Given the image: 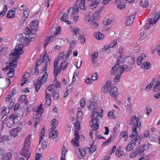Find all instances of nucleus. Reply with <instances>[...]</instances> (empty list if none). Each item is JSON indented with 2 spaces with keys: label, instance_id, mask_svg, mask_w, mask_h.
Listing matches in <instances>:
<instances>
[{
  "label": "nucleus",
  "instance_id": "393cba45",
  "mask_svg": "<svg viewBox=\"0 0 160 160\" xmlns=\"http://www.w3.org/2000/svg\"><path fill=\"white\" fill-rule=\"evenodd\" d=\"M29 38L31 41L35 40L36 37V34L31 33L29 35Z\"/></svg>",
  "mask_w": 160,
  "mask_h": 160
},
{
  "label": "nucleus",
  "instance_id": "13d9d810",
  "mask_svg": "<svg viewBox=\"0 0 160 160\" xmlns=\"http://www.w3.org/2000/svg\"><path fill=\"white\" fill-rule=\"evenodd\" d=\"M111 23V20L109 19H107L103 21L104 24L106 25L110 24Z\"/></svg>",
  "mask_w": 160,
  "mask_h": 160
},
{
  "label": "nucleus",
  "instance_id": "7c9ffc66",
  "mask_svg": "<svg viewBox=\"0 0 160 160\" xmlns=\"http://www.w3.org/2000/svg\"><path fill=\"white\" fill-rule=\"evenodd\" d=\"M52 127L51 129H54L57 126L58 124V121L55 119H54L52 121Z\"/></svg>",
  "mask_w": 160,
  "mask_h": 160
},
{
  "label": "nucleus",
  "instance_id": "0e129e2a",
  "mask_svg": "<svg viewBox=\"0 0 160 160\" xmlns=\"http://www.w3.org/2000/svg\"><path fill=\"white\" fill-rule=\"evenodd\" d=\"M109 89L106 87L103 86V87L102 89V92L103 93L107 92Z\"/></svg>",
  "mask_w": 160,
  "mask_h": 160
},
{
  "label": "nucleus",
  "instance_id": "8fccbe9b",
  "mask_svg": "<svg viewBox=\"0 0 160 160\" xmlns=\"http://www.w3.org/2000/svg\"><path fill=\"white\" fill-rule=\"evenodd\" d=\"M68 151V150L66 149L65 147V146H63V147L62 151V156L63 157H65L66 155L65 153L67 152Z\"/></svg>",
  "mask_w": 160,
  "mask_h": 160
},
{
  "label": "nucleus",
  "instance_id": "0eeeda50",
  "mask_svg": "<svg viewBox=\"0 0 160 160\" xmlns=\"http://www.w3.org/2000/svg\"><path fill=\"white\" fill-rule=\"evenodd\" d=\"M29 149L22 148L21 150V151L20 152V154L26 158L27 160L29 158L31 154L30 152H29Z\"/></svg>",
  "mask_w": 160,
  "mask_h": 160
},
{
  "label": "nucleus",
  "instance_id": "052dcab7",
  "mask_svg": "<svg viewBox=\"0 0 160 160\" xmlns=\"http://www.w3.org/2000/svg\"><path fill=\"white\" fill-rule=\"evenodd\" d=\"M138 154V151H137L136 150L134 152H132V153H131L130 155V156L131 158H134L136 156H137Z\"/></svg>",
  "mask_w": 160,
  "mask_h": 160
},
{
  "label": "nucleus",
  "instance_id": "72a5a7b5",
  "mask_svg": "<svg viewBox=\"0 0 160 160\" xmlns=\"http://www.w3.org/2000/svg\"><path fill=\"white\" fill-rule=\"evenodd\" d=\"M45 133V131L44 130V127L41 132V135L40 137V140H39V143H40L41 141H42V139L44 138V133Z\"/></svg>",
  "mask_w": 160,
  "mask_h": 160
},
{
  "label": "nucleus",
  "instance_id": "f257e3e1",
  "mask_svg": "<svg viewBox=\"0 0 160 160\" xmlns=\"http://www.w3.org/2000/svg\"><path fill=\"white\" fill-rule=\"evenodd\" d=\"M121 61H117L115 65L111 69V74L113 75L116 74H122L124 72L130 71L132 68L131 67L128 66L127 65H121Z\"/></svg>",
  "mask_w": 160,
  "mask_h": 160
},
{
  "label": "nucleus",
  "instance_id": "2eb2a0df",
  "mask_svg": "<svg viewBox=\"0 0 160 160\" xmlns=\"http://www.w3.org/2000/svg\"><path fill=\"white\" fill-rule=\"evenodd\" d=\"M150 63L147 61L145 63H143L140 67L141 68H144L145 69L148 70L150 68Z\"/></svg>",
  "mask_w": 160,
  "mask_h": 160
},
{
  "label": "nucleus",
  "instance_id": "2f4dec72",
  "mask_svg": "<svg viewBox=\"0 0 160 160\" xmlns=\"http://www.w3.org/2000/svg\"><path fill=\"white\" fill-rule=\"evenodd\" d=\"M114 111L112 110L109 112L108 114V116L110 118H116L115 115H113Z\"/></svg>",
  "mask_w": 160,
  "mask_h": 160
},
{
  "label": "nucleus",
  "instance_id": "c03bdc74",
  "mask_svg": "<svg viewBox=\"0 0 160 160\" xmlns=\"http://www.w3.org/2000/svg\"><path fill=\"white\" fill-rule=\"evenodd\" d=\"M125 106L127 108L129 109L130 108L131 106V104L130 102H129V101L126 102L125 103Z\"/></svg>",
  "mask_w": 160,
  "mask_h": 160
},
{
  "label": "nucleus",
  "instance_id": "aec40b11",
  "mask_svg": "<svg viewBox=\"0 0 160 160\" xmlns=\"http://www.w3.org/2000/svg\"><path fill=\"white\" fill-rule=\"evenodd\" d=\"M149 5L148 0H142L140 1V5L143 8H147Z\"/></svg>",
  "mask_w": 160,
  "mask_h": 160
},
{
  "label": "nucleus",
  "instance_id": "a19ab883",
  "mask_svg": "<svg viewBox=\"0 0 160 160\" xmlns=\"http://www.w3.org/2000/svg\"><path fill=\"white\" fill-rule=\"evenodd\" d=\"M54 84L50 85L47 87V89L48 91H50L51 92H53L54 90Z\"/></svg>",
  "mask_w": 160,
  "mask_h": 160
},
{
  "label": "nucleus",
  "instance_id": "4468645a",
  "mask_svg": "<svg viewBox=\"0 0 160 160\" xmlns=\"http://www.w3.org/2000/svg\"><path fill=\"white\" fill-rule=\"evenodd\" d=\"M20 41H21L23 44L26 46L28 45L29 42L31 41L28 38L24 36L21 37V38L20 39Z\"/></svg>",
  "mask_w": 160,
  "mask_h": 160
},
{
  "label": "nucleus",
  "instance_id": "412c9836",
  "mask_svg": "<svg viewBox=\"0 0 160 160\" xmlns=\"http://www.w3.org/2000/svg\"><path fill=\"white\" fill-rule=\"evenodd\" d=\"M12 157L11 153L8 152L6 154L4 155L2 158V160H9Z\"/></svg>",
  "mask_w": 160,
  "mask_h": 160
},
{
  "label": "nucleus",
  "instance_id": "680f3d73",
  "mask_svg": "<svg viewBox=\"0 0 160 160\" xmlns=\"http://www.w3.org/2000/svg\"><path fill=\"white\" fill-rule=\"evenodd\" d=\"M48 142L46 141H43L42 143H41V146L42 147V148H45Z\"/></svg>",
  "mask_w": 160,
  "mask_h": 160
},
{
  "label": "nucleus",
  "instance_id": "c756f323",
  "mask_svg": "<svg viewBox=\"0 0 160 160\" xmlns=\"http://www.w3.org/2000/svg\"><path fill=\"white\" fill-rule=\"evenodd\" d=\"M42 104H41L40 106L39 107V108H38V110H37V114H38L39 115V113H40V116H41L42 115V113L43 111V109L42 107Z\"/></svg>",
  "mask_w": 160,
  "mask_h": 160
},
{
  "label": "nucleus",
  "instance_id": "09e8293b",
  "mask_svg": "<svg viewBox=\"0 0 160 160\" xmlns=\"http://www.w3.org/2000/svg\"><path fill=\"white\" fill-rule=\"evenodd\" d=\"M121 75L117 74L114 78V82H117L119 80Z\"/></svg>",
  "mask_w": 160,
  "mask_h": 160
},
{
  "label": "nucleus",
  "instance_id": "69168bd1",
  "mask_svg": "<svg viewBox=\"0 0 160 160\" xmlns=\"http://www.w3.org/2000/svg\"><path fill=\"white\" fill-rule=\"evenodd\" d=\"M104 86L106 87V88H107L109 89L111 87V82L109 81H107L106 83V85Z\"/></svg>",
  "mask_w": 160,
  "mask_h": 160
},
{
  "label": "nucleus",
  "instance_id": "6e6d98bb",
  "mask_svg": "<svg viewBox=\"0 0 160 160\" xmlns=\"http://www.w3.org/2000/svg\"><path fill=\"white\" fill-rule=\"evenodd\" d=\"M75 124V128L77 129L78 130H79L80 128V123L78 121H77Z\"/></svg>",
  "mask_w": 160,
  "mask_h": 160
},
{
  "label": "nucleus",
  "instance_id": "dca6fc26",
  "mask_svg": "<svg viewBox=\"0 0 160 160\" xmlns=\"http://www.w3.org/2000/svg\"><path fill=\"white\" fill-rule=\"evenodd\" d=\"M15 11L13 9H11L8 11L7 17L8 18H12L15 16Z\"/></svg>",
  "mask_w": 160,
  "mask_h": 160
},
{
  "label": "nucleus",
  "instance_id": "de8ad7c7",
  "mask_svg": "<svg viewBox=\"0 0 160 160\" xmlns=\"http://www.w3.org/2000/svg\"><path fill=\"white\" fill-rule=\"evenodd\" d=\"M100 62H98L97 61H92V66L93 67H96L99 65Z\"/></svg>",
  "mask_w": 160,
  "mask_h": 160
},
{
  "label": "nucleus",
  "instance_id": "9b49d317",
  "mask_svg": "<svg viewBox=\"0 0 160 160\" xmlns=\"http://www.w3.org/2000/svg\"><path fill=\"white\" fill-rule=\"evenodd\" d=\"M52 130L49 135V137L54 139L57 138L58 136V132L57 130H54V129H51Z\"/></svg>",
  "mask_w": 160,
  "mask_h": 160
},
{
  "label": "nucleus",
  "instance_id": "f8f14e48",
  "mask_svg": "<svg viewBox=\"0 0 160 160\" xmlns=\"http://www.w3.org/2000/svg\"><path fill=\"white\" fill-rule=\"evenodd\" d=\"M90 1L91 0H89ZM92 4L90 5V8L92 9L95 8L99 5L100 0H92Z\"/></svg>",
  "mask_w": 160,
  "mask_h": 160
},
{
  "label": "nucleus",
  "instance_id": "7ed1b4c3",
  "mask_svg": "<svg viewBox=\"0 0 160 160\" xmlns=\"http://www.w3.org/2000/svg\"><path fill=\"white\" fill-rule=\"evenodd\" d=\"M23 46L22 44H19L17 45L13 53L10 54V57L13 59V60H17L19 56L23 52L22 49Z\"/></svg>",
  "mask_w": 160,
  "mask_h": 160
},
{
  "label": "nucleus",
  "instance_id": "37998d69",
  "mask_svg": "<svg viewBox=\"0 0 160 160\" xmlns=\"http://www.w3.org/2000/svg\"><path fill=\"white\" fill-rule=\"evenodd\" d=\"M128 133L126 131L122 132L120 135L121 138H122L124 137H128Z\"/></svg>",
  "mask_w": 160,
  "mask_h": 160
},
{
  "label": "nucleus",
  "instance_id": "79ce46f5",
  "mask_svg": "<svg viewBox=\"0 0 160 160\" xmlns=\"http://www.w3.org/2000/svg\"><path fill=\"white\" fill-rule=\"evenodd\" d=\"M82 64V61H78L75 63V65L77 68H79Z\"/></svg>",
  "mask_w": 160,
  "mask_h": 160
},
{
  "label": "nucleus",
  "instance_id": "bf43d9fd",
  "mask_svg": "<svg viewBox=\"0 0 160 160\" xmlns=\"http://www.w3.org/2000/svg\"><path fill=\"white\" fill-rule=\"evenodd\" d=\"M98 54L97 52H95L92 54V59H96L98 56Z\"/></svg>",
  "mask_w": 160,
  "mask_h": 160
},
{
  "label": "nucleus",
  "instance_id": "423d86ee",
  "mask_svg": "<svg viewBox=\"0 0 160 160\" xmlns=\"http://www.w3.org/2000/svg\"><path fill=\"white\" fill-rule=\"evenodd\" d=\"M135 126L136 124L138 127L139 128L141 126V123L140 118L135 116H132V118L130 122L129 125Z\"/></svg>",
  "mask_w": 160,
  "mask_h": 160
},
{
  "label": "nucleus",
  "instance_id": "473e14b6",
  "mask_svg": "<svg viewBox=\"0 0 160 160\" xmlns=\"http://www.w3.org/2000/svg\"><path fill=\"white\" fill-rule=\"evenodd\" d=\"M53 83H54V86L56 88H61V84L59 82L57 81V80L55 78L53 81Z\"/></svg>",
  "mask_w": 160,
  "mask_h": 160
},
{
  "label": "nucleus",
  "instance_id": "b1692460",
  "mask_svg": "<svg viewBox=\"0 0 160 160\" xmlns=\"http://www.w3.org/2000/svg\"><path fill=\"white\" fill-rule=\"evenodd\" d=\"M79 8L78 7V5L77 4H74L73 6L72 9V15L75 14L77 13L78 12Z\"/></svg>",
  "mask_w": 160,
  "mask_h": 160
},
{
  "label": "nucleus",
  "instance_id": "1a4fd4ad",
  "mask_svg": "<svg viewBox=\"0 0 160 160\" xmlns=\"http://www.w3.org/2000/svg\"><path fill=\"white\" fill-rule=\"evenodd\" d=\"M88 108L89 110L92 109V112L98 110V106L97 103L95 102H91L88 106Z\"/></svg>",
  "mask_w": 160,
  "mask_h": 160
},
{
  "label": "nucleus",
  "instance_id": "20e7f679",
  "mask_svg": "<svg viewBox=\"0 0 160 160\" xmlns=\"http://www.w3.org/2000/svg\"><path fill=\"white\" fill-rule=\"evenodd\" d=\"M48 74L47 72L45 73L40 78H39L37 82L36 83L34 84V86L35 87L36 90L37 92H38L39 89L40 88L42 84L43 81L45 82L46 81L47 78L46 76H47Z\"/></svg>",
  "mask_w": 160,
  "mask_h": 160
},
{
  "label": "nucleus",
  "instance_id": "6ab92c4d",
  "mask_svg": "<svg viewBox=\"0 0 160 160\" xmlns=\"http://www.w3.org/2000/svg\"><path fill=\"white\" fill-rule=\"evenodd\" d=\"M30 25L32 29H35L38 27V23L37 21L34 20L30 23Z\"/></svg>",
  "mask_w": 160,
  "mask_h": 160
},
{
  "label": "nucleus",
  "instance_id": "e2e57ef3",
  "mask_svg": "<svg viewBox=\"0 0 160 160\" xmlns=\"http://www.w3.org/2000/svg\"><path fill=\"white\" fill-rule=\"evenodd\" d=\"M137 126L135 124V126L133 125L132 127V132L133 133L137 132Z\"/></svg>",
  "mask_w": 160,
  "mask_h": 160
},
{
  "label": "nucleus",
  "instance_id": "9d476101",
  "mask_svg": "<svg viewBox=\"0 0 160 160\" xmlns=\"http://www.w3.org/2000/svg\"><path fill=\"white\" fill-rule=\"evenodd\" d=\"M58 61H55L54 64V77L55 78H56L57 76L58 72L59 71L58 68Z\"/></svg>",
  "mask_w": 160,
  "mask_h": 160
},
{
  "label": "nucleus",
  "instance_id": "58836bf2",
  "mask_svg": "<svg viewBox=\"0 0 160 160\" xmlns=\"http://www.w3.org/2000/svg\"><path fill=\"white\" fill-rule=\"evenodd\" d=\"M18 117V115H16L15 113H13L9 117L10 118L12 121H14L15 119H17Z\"/></svg>",
  "mask_w": 160,
  "mask_h": 160
},
{
  "label": "nucleus",
  "instance_id": "a18cd8bd",
  "mask_svg": "<svg viewBox=\"0 0 160 160\" xmlns=\"http://www.w3.org/2000/svg\"><path fill=\"white\" fill-rule=\"evenodd\" d=\"M137 139H136V138H134L132 139L131 142H130V143L132 145V146H133V147L135 146L136 144L137 143Z\"/></svg>",
  "mask_w": 160,
  "mask_h": 160
},
{
  "label": "nucleus",
  "instance_id": "774afa93",
  "mask_svg": "<svg viewBox=\"0 0 160 160\" xmlns=\"http://www.w3.org/2000/svg\"><path fill=\"white\" fill-rule=\"evenodd\" d=\"M160 18V12L156 13L154 16V19L156 21Z\"/></svg>",
  "mask_w": 160,
  "mask_h": 160
},
{
  "label": "nucleus",
  "instance_id": "c9c22d12",
  "mask_svg": "<svg viewBox=\"0 0 160 160\" xmlns=\"http://www.w3.org/2000/svg\"><path fill=\"white\" fill-rule=\"evenodd\" d=\"M29 13V9L28 8H26L23 12L24 16L27 18Z\"/></svg>",
  "mask_w": 160,
  "mask_h": 160
},
{
  "label": "nucleus",
  "instance_id": "338daca9",
  "mask_svg": "<svg viewBox=\"0 0 160 160\" xmlns=\"http://www.w3.org/2000/svg\"><path fill=\"white\" fill-rule=\"evenodd\" d=\"M68 17V15H67L64 13L62 17H61V19H62V21H66V20L67 19V18Z\"/></svg>",
  "mask_w": 160,
  "mask_h": 160
},
{
  "label": "nucleus",
  "instance_id": "4d7b16f0",
  "mask_svg": "<svg viewBox=\"0 0 160 160\" xmlns=\"http://www.w3.org/2000/svg\"><path fill=\"white\" fill-rule=\"evenodd\" d=\"M78 150L82 157H84L85 156L86 153L84 150L80 148H78Z\"/></svg>",
  "mask_w": 160,
  "mask_h": 160
},
{
  "label": "nucleus",
  "instance_id": "603ef678",
  "mask_svg": "<svg viewBox=\"0 0 160 160\" xmlns=\"http://www.w3.org/2000/svg\"><path fill=\"white\" fill-rule=\"evenodd\" d=\"M61 27L60 26L58 27L57 28H56L54 36H55V35H57V34L60 33L61 31Z\"/></svg>",
  "mask_w": 160,
  "mask_h": 160
},
{
  "label": "nucleus",
  "instance_id": "3c124183",
  "mask_svg": "<svg viewBox=\"0 0 160 160\" xmlns=\"http://www.w3.org/2000/svg\"><path fill=\"white\" fill-rule=\"evenodd\" d=\"M32 30L29 28H27L25 30L24 32L26 35L29 34Z\"/></svg>",
  "mask_w": 160,
  "mask_h": 160
},
{
  "label": "nucleus",
  "instance_id": "49530a36",
  "mask_svg": "<svg viewBox=\"0 0 160 160\" xmlns=\"http://www.w3.org/2000/svg\"><path fill=\"white\" fill-rule=\"evenodd\" d=\"M98 78V75L97 73H94L92 75V80L94 81L97 80Z\"/></svg>",
  "mask_w": 160,
  "mask_h": 160
},
{
  "label": "nucleus",
  "instance_id": "ea45409f",
  "mask_svg": "<svg viewBox=\"0 0 160 160\" xmlns=\"http://www.w3.org/2000/svg\"><path fill=\"white\" fill-rule=\"evenodd\" d=\"M96 150V148L95 146L91 145V147L89 148V152L91 153H93Z\"/></svg>",
  "mask_w": 160,
  "mask_h": 160
},
{
  "label": "nucleus",
  "instance_id": "864d4df0",
  "mask_svg": "<svg viewBox=\"0 0 160 160\" xmlns=\"http://www.w3.org/2000/svg\"><path fill=\"white\" fill-rule=\"evenodd\" d=\"M66 62V61H63L61 63L60 66L58 68L59 72H60L62 67L65 64Z\"/></svg>",
  "mask_w": 160,
  "mask_h": 160
},
{
  "label": "nucleus",
  "instance_id": "a878e982",
  "mask_svg": "<svg viewBox=\"0 0 160 160\" xmlns=\"http://www.w3.org/2000/svg\"><path fill=\"white\" fill-rule=\"evenodd\" d=\"M34 117L35 118V127L36 128V126L39 123L40 119L39 115L37 114L35 116H34Z\"/></svg>",
  "mask_w": 160,
  "mask_h": 160
},
{
  "label": "nucleus",
  "instance_id": "a211bd4d",
  "mask_svg": "<svg viewBox=\"0 0 160 160\" xmlns=\"http://www.w3.org/2000/svg\"><path fill=\"white\" fill-rule=\"evenodd\" d=\"M160 82H157L153 88V91L155 92H158L160 90Z\"/></svg>",
  "mask_w": 160,
  "mask_h": 160
},
{
  "label": "nucleus",
  "instance_id": "4be33fe9",
  "mask_svg": "<svg viewBox=\"0 0 160 160\" xmlns=\"http://www.w3.org/2000/svg\"><path fill=\"white\" fill-rule=\"evenodd\" d=\"M95 36L98 40H101L104 38V35L100 32L96 33L95 34Z\"/></svg>",
  "mask_w": 160,
  "mask_h": 160
},
{
  "label": "nucleus",
  "instance_id": "f704fd0d",
  "mask_svg": "<svg viewBox=\"0 0 160 160\" xmlns=\"http://www.w3.org/2000/svg\"><path fill=\"white\" fill-rule=\"evenodd\" d=\"M116 154V156H117L118 157H120L123 154V152L119 149H117Z\"/></svg>",
  "mask_w": 160,
  "mask_h": 160
},
{
  "label": "nucleus",
  "instance_id": "39448f33",
  "mask_svg": "<svg viewBox=\"0 0 160 160\" xmlns=\"http://www.w3.org/2000/svg\"><path fill=\"white\" fill-rule=\"evenodd\" d=\"M74 135L75 137L71 141V143L74 147H78L79 146L78 141L80 138L78 131L75 130Z\"/></svg>",
  "mask_w": 160,
  "mask_h": 160
},
{
  "label": "nucleus",
  "instance_id": "bb28decb",
  "mask_svg": "<svg viewBox=\"0 0 160 160\" xmlns=\"http://www.w3.org/2000/svg\"><path fill=\"white\" fill-rule=\"evenodd\" d=\"M85 1V0H81L79 3V8L82 10H84L85 9V8L84 6Z\"/></svg>",
  "mask_w": 160,
  "mask_h": 160
},
{
  "label": "nucleus",
  "instance_id": "5fc2aeb1",
  "mask_svg": "<svg viewBox=\"0 0 160 160\" xmlns=\"http://www.w3.org/2000/svg\"><path fill=\"white\" fill-rule=\"evenodd\" d=\"M65 56L64 52H62L60 53L58 55V59L59 60L62 59Z\"/></svg>",
  "mask_w": 160,
  "mask_h": 160
},
{
  "label": "nucleus",
  "instance_id": "4c0bfd02",
  "mask_svg": "<svg viewBox=\"0 0 160 160\" xmlns=\"http://www.w3.org/2000/svg\"><path fill=\"white\" fill-rule=\"evenodd\" d=\"M133 148V146H132V145L129 143L128 145L126 148V150L127 151H130L132 150Z\"/></svg>",
  "mask_w": 160,
  "mask_h": 160
},
{
  "label": "nucleus",
  "instance_id": "cd10ccee",
  "mask_svg": "<svg viewBox=\"0 0 160 160\" xmlns=\"http://www.w3.org/2000/svg\"><path fill=\"white\" fill-rule=\"evenodd\" d=\"M41 56L42 57V60H47V59L50 60L51 59L50 58H49V56L46 52H43Z\"/></svg>",
  "mask_w": 160,
  "mask_h": 160
},
{
  "label": "nucleus",
  "instance_id": "f03ea898",
  "mask_svg": "<svg viewBox=\"0 0 160 160\" xmlns=\"http://www.w3.org/2000/svg\"><path fill=\"white\" fill-rule=\"evenodd\" d=\"M99 115L98 110L93 112L91 115V117H93L91 119L90 123L91 127H92V130H96L99 128V124L98 122L99 121L98 116Z\"/></svg>",
  "mask_w": 160,
  "mask_h": 160
},
{
  "label": "nucleus",
  "instance_id": "ddd939ff",
  "mask_svg": "<svg viewBox=\"0 0 160 160\" xmlns=\"http://www.w3.org/2000/svg\"><path fill=\"white\" fill-rule=\"evenodd\" d=\"M118 94V92L117 88L116 87L112 88L110 90V95L113 97L116 96Z\"/></svg>",
  "mask_w": 160,
  "mask_h": 160
},
{
  "label": "nucleus",
  "instance_id": "6e6552de",
  "mask_svg": "<svg viewBox=\"0 0 160 160\" xmlns=\"http://www.w3.org/2000/svg\"><path fill=\"white\" fill-rule=\"evenodd\" d=\"M21 130V128L20 127H17L12 129L10 132V133L12 136L15 137L18 135Z\"/></svg>",
  "mask_w": 160,
  "mask_h": 160
},
{
  "label": "nucleus",
  "instance_id": "c85d7f7f",
  "mask_svg": "<svg viewBox=\"0 0 160 160\" xmlns=\"http://www.w3.org/2000/svg\"><path fill=\"white\" fill-rule=\"evenodd\" d=\"M9 70L7 74L9 78H12L14 76V69Z\"/></svg>",
  "mask_w": 160,
  "mask_h": 160
},
{
  "label": "nucleus",
  "instance_id": "e433bc0d",
  "mask_svg": "<svg viewBox=\"0 0 160 160\" xmlns=\"http://www.w3.org/2000/svg\"><path fill=\"white\" fill-rule=\"evenodd\" d=\"M146 57V54L145 53H142L140 56L138 57L137 60H143L145 59Z\"/></svg>",
  "mask_w": 160,
  "mask_h": 160
},
{
  "label": "nucleus",
  "instance_id": "f3484780",
  "mask_svg": "<svg viewBox=\"0 0 160 160\" xmlns=\"http://www.w3.org/2000/svg\"><path fill=\"white\" fill-rule=\"evenodd\" d=\"M17 65V61H12V62H10L8 65V68L9 69H14L13 68L16 67Z\"/></svg>",
  "mask_w": 160,
  "mask_h": 160
},
{
  "label": "nucleus",
  "instance_id": "5701e85b",
  "mask_svg": "<svg viewBox=\"0 0 160 160\" xmlns=\"http://www.w3.org/2000/svg\"><path fill=\"white\" fill-rule=\"evenodd\" d=\"M147 145H142L140 149L137 151H138V154H142V153L146 149Z\"/></svg>",
  "mask_w": 160,
  "mask_h": 160
}]
</instances>
